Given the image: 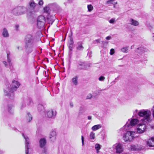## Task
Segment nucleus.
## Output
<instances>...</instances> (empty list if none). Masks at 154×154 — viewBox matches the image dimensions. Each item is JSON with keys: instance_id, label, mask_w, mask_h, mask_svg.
<instances>
[{"instance_id": "7ed1b4c3", "label": "nucleus", "mask_w": 154, "mask_h": 154, "mask_svg": "<svg viewBox=\"0 0 154 154\" xmlns=\"http://www.w3.org/2000/svg\"><path fill=\"white\" fill-rule=\"evenodd\" d=\"M27 11V8L23 6H17L13 8L11 13L16 16L24 14Z\"/></svg>"}, {"instance_id": "79ce46f5", "label": "nucleus", "mask_w": 154, "mask_h": 154, "mask_svg": "<svg viewBox=\"0 0 154 154\" xmlns=\"http://www.w3.org/2000/svg\"><path fill=\"white\" fill-rule=\"evenodd\" d=\"M82 144L83 145L84 143V138L83 136H82Z\"/></svg>"}, {"instance_id": "6ab92c4d", "label": "nucleus", "mask_w": 154, "mask_h": 154, "mask_svg": "<svg viewBox=\"0 0 154 154\" xmlns=\"http://www.w3.org/2000/svg\"><path fill=\"white\" fill-rule=\"evenodd\" d=\"M56 132L54 131H53L50 132L49 138L52 141H54L56 139Z\"/></svg>"}, {"instance_id": "603ef678", "label": "nucleus", "mask_w": 154, "mask_h": 154, "mask_svg": "<svg viewBox=\"0 0 154 154\" xmlns=\"http://www.w3.org/2000/svg\"><path fill=\"white\" fill-rule=\"evenodd\" d=\"M142 48H137V50H142Z\"/></svg>"}, {"instance_id": "c9c22d12", "label": "nucleus", "mask_w": 154, "mask_h": 154, "mask_svg": "<svg viewBox=\"0 0 154 154\" xmlns=\"http://www.w3.org/2000/svg\"><path fill=\"white\" fill-rule=\"evenodd\" d=\"M116 21V19L115 18H113L111 19L109 21V22L110 23H113L115 22Z\"/></svg>"}, {"instance_id": "6e6d98bb", "label": "nucleus", "mask_w": 154, "mask_h": 154, "mask_svg": "<svg viewBox=\"0 0 154 154\" xmlns=\"http://www.w3.org/2000/svg\"><path fill=\"white\" fill-rule=\"evenodd\" d=\"M20 47L19 46H18L17 47V48L19 50V48H20Z\"/></svg>"}, {"instance_id": "c85d7f7f", "label": "nucleus", "mask_w": 154, "mask_h": 154, "mask_svg": "<svg viewBox=\"0 0 154 154\" xmlns=\"http://www.w3.org/2000/svg\"><path fill=\"white\" fill-rule=\"evenodd\" d=\"M7 56L8 58V62L9 63V66H11L12 65V63L11 62V60L10 58V54L8 52H7Z\"/></svg>"}, {"instance_id": "393cba45", "label": "nucleus", "mask_w": 154, "mask_h": 154, "mask_svg": "<svg viewBox=\"0 0 154 154\" xmlns=\"http://www.w3.org/2000/svg\"><path fill=\"white\" fill-rule=\"evenodd\" d=\"M29 5L30 7L34 9L35 7L36 6V4L35 3L33 0H31L29 2Z\"/></svg>"}, {"instance_id": "0eeeda50", "label": "nucleus", "mask_w": 154, "mask_h": 154, "mask_svg": "<svg viewBox=\"0 0 154 154\" xmlns=\"http://www.w3.org/2000/svg\"><path fill=\"white\" fill-rule=\"evenodd\" d=\"M26 51L28 53L31 52L35 49L36 45L34 42H25Z\"/></svg>"}, {"instance_id": "3c124183", "label": "nucleus", "mask_w": 154, "mask_h": 154, "mask_svg": "<svg viewBox=\"0 0 154 154\" xmlns=\"http://www.w3.org/2000/svg\"><path fill=\"white\" fill-rule=\"evenodd\" d=\"M95 42H100V40L99 39H98L94 41Z\"/></svg>"}, {"instance_id": "f8f14e48", "label": "nucleus", "mask_w": 154, "mask_h": 154, "mask_svg": "<svg viewBox=\"0 0 154 154\" xmlns=\"http://www.w3.org/2000/svg\"><path fill=\"white\" fill-rule=\"evenodd\" d=\"M130 149L132 151H140L145 149V148L141 146H139L138 145H132L131 146Z\"/></svg>"}, {"instance_id": "2eb2a0df", "label": "nucleus", "mask_w": 154, "mask_h": 154, "mask_svg": "<svg viewBox=\"0 0 154 154\" xmlns=\"http://www.w3.org/2000/svg\"><path fill=\"white\" fill-rule=\"evenodd\" d=\"M25 42H34L33 37L31 35H27L25 38Z\"/></svg>"}, {"instance_id": "dca6fc26", "label": "nucleus", "mask_w": 154, "mask_h": 154, "mask_svg": "<svg viewBox=\"0 0 154 154\" xmlns=\"http://www.w3.org/2000/svg\"><path fill=\"white\" fill-rule=\"evenodd\" d=\"M47 141L45 138H41L39 141V146L41 148H44L46 146Z\"/></svg>"}, {"instance_id": "423d86ee", "label": "nucleus", "mask_w": 154, "mask_h": 154, "mask_svg": "<svg viewBox=\"0 0 154 154\" xmlns=\"http://www.w3.org/2000/svg\"><path fill=\"white\" fill-rule=\"evenodd\" d=\"M112 148L114 151L117 154H120L122 153L124 150V148L123 144L119 143L114 144Z\"/></svg>"}, {"instance_id": "6e6552de", "label": "nucleus", "mask_w": 154, "mask_h": 154, "mask_svg": "<svg viewBox=\"0 0 154 154\" xmlns=\"http://www.w3.org/2000/svg\"><path fill=\"white\" fill-rule=\"evenodd\" d=\"M139 123V120L137 119H133L128 123H127L125 125L126 129H130L131 127L136 125Z\"/></svg>"}, {"instance_id": "2f4dec72", "label": "nucleus", "mask_w": 154, "mask_h": 154, "mask_svg": "<svg viewBox=\"0 0 154 154\" xmlns=\"http://www.w3.org/2000/svg\"><path fill=\"white\" fill-rule=\"evenodd\" d=\"M38 110L40 111H41L44 109V107L41 104H38Z\"/></svg>"}, {"instance_id": "f3484780", "label": "nucleus", "mask_w": 154, "mask_h": 154, "mask_svg": "<svg viewBox=\"0 0 154 154\" xmlns=\"http://www.w3.org/2000/svg\"><path fill=\"white\" fill-rule=\"evenodd\" d=\"M82 44V43L81 42H79L77 43L76 47V49L77 51H81L83 50L84 47Z\"/></svg>"}, {"instance_id": "9b49d317", "label": "nucleus", "mask_w": 154, "mask_h": 154, "mask_svg": "<svg viewBox=\"0 0 154 154\" xmlns=\"http://www.w3.org/2000/svg\"><path fill=\"white\" fill-rule=\"evenodd\" d=\"M13 106L11 105H8V106H2L1 107V111L3 112L8 111L9 113H13L12 108Z\"/></svg>"}, {"instance_id": "a211bd4d", "label": "nucleus", "mask_w": 154, "mask_h": 154, "mask_svg": "<svg viewBox=\"0 0 154 154\" xmlns=\"http://www.w3.org/2000/svg\"><path fill=\"white\" fill-rule=\"evenodd\" d=\"M147 145L149 147L154 146V137H152L146 142Z\"/></svg>"}, {"instance_id": "b1692460", "label": "nucleus", "mask_w": 154, "mask_h": 154, "mask_svg": "<svg viewBox=\"0 0 154 154\" xmlns=\"http://www.w3.org/2000/svg\"><path fill=\"white\" fill-rule=\"evenodd\" d=\"M102 125L101 124H98L93 126L91 128V129L93 131H96L99 129L100 128L102 127Z\"/></svg>"}, {"instance_id": "052dcab7", "label": "nucleus", "mask_w": 154, "mask_h": 154, "mask_svg": "<svg viewBox=\"0 0 154 154\" xmlns=\"http://www.w3.org/2000/svg\"><path fill=\"white\" fill-rule=\"evenodd\" d=\"M81 113V110H79V113Z\"/></svg>"}, {"instance_id": "f257e3e1", "label": "nucleus", "mask_w": 154, "mask_h": 154, "mask_svg": "<svg viewBox=\"0 0 154 154\" xmlns=\"http://www.w3.org/2000/svg\"><path fill=\"white\" fill-rule=\"evenodd\" d=\"M20 85V84L17 81L12 82L11 86L8 85L4 90V94L6 95L12 99L14 96V92L16 91Z\"/></svg>"}, {"instance_id": "680f3d73", "label": "nucleus", "mask_w": 154, "mask_h": 154, "mask_svg": "<svg viewBox=\"0 0 154 154\" xmlns=\"http://www.w3.org/2000/svg\"><path fill=\"white\" fill-rule=\"evenodd\" d=\"M106 90V89H104L103 90H102H102Z\"/></svg>"}, {"instance_id": "5fc2aeb1", "label": "nucleus", "mask_w": 154, "mask_h": 154, "mask_svg": "<svg viewBox=\"0 0 154 154\" xmlns=\"http://www.w3.org/2000/svg\"><path fill=\"white\" fill-rule=\"evenodd\" d=\"M152 115L153 117H154V110H153L152 112Z\"/></svg>"}, {"instance_id": "bb28decb", "label": "nucleus", "mask_w": 154, "mask_h": 154, "mask_svg": "<svg viewBox=\"0 0 154 154\" xmlns=\"http://www.w3.org/2000/svg\"><path fill=\"white\" fill-rule=\"evenodd\" d=\"M27 120L28 122H29L32 119V116L29 113H27V115L26 116Z\"/></svg>"}, {"instance_id": "13d9d810", "label": "nucleus", "mask_w": 154, "mask_h": 154, "mask_svg": "<svg viewBox=\"0 0 154 154\" xmlns=\"http://www.w3.org/2000/svg\"><path fill=\"white\" fill-rule=\"evenodd\" d=\"M138 111V110L137 109H136L135 110V112H137Z\"/></svg>"}, {"instance_id": "864d4df0", "label": "nucleus", "mask_w": 154, "mask_h": 154, "mask_svg": "<svg viewBox=\"0 0 154 154\" xmlns=\"http://www.w3.org/2000/svg\"><path fill=\"white\" fill-rule=\"evenodd\" d=\"M134 47V45H132L131 46V49H132Z\"/></svg>"}, {"instance_id": "7c9ffc66", "label": "nucleus", "mask_w": 154, "mask_h": 154, "mask_svg": "<svg viewBox=\"0 0 154 154\" xmlns=\"http://www.w3.org/2000/svg\"><path fill=\"white\" fill-rule=\"evenodd\" d=\"M87 7L88 11L89 12L91 11L93 9V7L91 5H88Z\"/></svg>"}, {"instance_id": "a18cd8bd", "label": "nucleus", "mask_w": 154, "mask_h": 154, "mask_svg": "<svg viewBox=\"0 0 154 154\" xmlns=\"http://www.w3.org/2000/svg\"><path fill=\"white\" fill-rule=\"evenodd\" d=\"M3 64L5 65V66H6L7 65V63L5 61H4L3 62Z\"/></svg>"}, {"instance_id": "1a4fd4ad", "label": "nucleus", "mask_w": 154, "mask_h": 154, "mask_svg": "<svg viewBox=\"0 0 154 154\" xmlns=\"http://www.w3.org/2000/svg\"><path fill=\"white\" fill-rule=\"evenodd\" d=\"M148 123H144L142 122V123H139L137 126V132L140 134H141L144 132L146 128V124Z\"/></svg>"}, {"instance_id": "a878e982", "label": "nucleus", "mask_w": 154, "mask_h": 154, "mask_svg": "<svg viewBox=\"0 0 154 154\" xmlns=\"http://www.w3.org/2000/svg\"><path fill=\"white\" fill-rule=\"evenodd\" d=\"M89 138L91 140H94L95 138V133L93 132L90 133L89 136Z\"/></svg>"}, {"instance_id": "a19ab883", "label": "nucleus", "mask_w": 154, "mask_h": 154, "mask_svg": "<svg viewBox=\"0 0 154 154\" xmlns=\"http://www.w3.org/2000/svg\"><path fill=\"white\" fill-rule=\"evenodd\" d=\"M43 4V1L42 0H40L38 2V4L39 5H42Z\"/></svg>"}, {"instance_id": "e433bc0d", "label": "nucleus", "mask_w": 154, "mask_h": 154, "mask_svg": "<svg viewBox=\"0 0 154 154\" xmlns=\"http://www.w3.org/2000/svg\"><path fill=\"white\" fill-rule=\"evenodd\" d=\"M92 95L91 94H88L86 97V99H91L92 97Z\"/></svg>"}, {"instance_id": "39448f33", "label": "nucleus", "mask_w": 154, "mask_h": 154, "mask_svg": "<svg viewBox=\"0 0 154 154\" xmlns=\"http://www.w3.org/2000/svg\"><path fill=\"white\" fill-rule=\"evenodd\" d=\"M46 21L45 17L43 15L39 16L37 18V26L40 29H43Z\"/></svg>"}, {"instance_id": "ddd939ff", "label": "nucleus", "mask_w": 154, "mask_h": 154, "mask_svg": "<svg viewBox=\"0 0 154 154\" xmlns=\"http://www.w3.org/2000/svg\"><path fill=\"white\" fill-rule=\"evenodd\" d=\"M22 136L24 137V138L25 140V147L26 148V154H29V138L27 137L26 136H25L23 134H22Z\"/></svg>"}, {"instance_id": "49530a36", "label": "nucleus", "mask_w": 154, "mask_h": 154, "mask_svg": "<svg viewBox=\"0 0 154 154\" xmlns=\"http://www.w3.org/2000/svg\"><path fill=\"white\" fill-rule=\"evenodd\" d=\"M113 0H109L108 1H106V4H109V2H113Z\"/></svg>"}, {"instance_id": "473e14b6", "label": "nucleus", "mask_w": 154, "mask_h": 154, "mask_svg": "<svg viewBox=\"0 0 154 154\" xmlns=\"http://www.w3.org/2000/svg\"><path fill=\"white\" fill-rule=\"evenodd\" d=\"M44 12L46 13H48L49 11L50 8L49 7L47 6L44 8Z\"/></svg>"}, {"instance_id": "58836bf2", "label": "nucleus", "mask_w": 154, "mask_h": 154, "mask_svg": "<svg viewBox=\"0 0 154 154\" xmlns=\"http://www.w3.org/2000/svg\"><path fill=\"white\" fill-rule=\"evenodd\" d=\"M32 103V100L30 99H29V101L28 102H27V104L28 105H30L31 103Z\"/></svg>"}, {"instance_id": "72a5a7b5", "label": "nucleus", "mask_w": 154, "mask_h": 154, "mask_svg": "<svg viewBox=\"0 0 154 154\" xmlns=\"http://www.w3.org/2000/svg\"><path fill=\"white\" fill-rule=\"evenodd\" d=\"M43 150L42 151L41 154H46L47 152V149L45 147L44 148H42Z\"/></svg>"}, {"instance_id": "20e7f679", "label": "nucleus", "mask_w": 154, "mask_h": 154, "mask_svg": "<svg viewBox=\"0 0 154 154\" xmlns=\"http://www.w3.org/2000/svg\"><path fill=\"white\" fill-rule=\"evenodd\" d=\"M135 132L131 131L126 132L123 135V139L125 142H128L132 141L134 138Z\"/></svg>"}, {"instance_id": "37998d69", "label": "nucleus", "mask_w": 154, "mask_h": 154, "mask_svg": "<svg viewBox=\"0 0 154 154\" xmlns=\"http://www.w3.org/2000/svg\"><path fill=\"white\" fill-rule=\"evenodd\" d=\"M19 27V25L18 24H17L15 26V28L16 30H17Z\"/></svg>"}, {"instance_id": "4be33fe9", "label": "nucleus", "mask_w": 154, "mask_h": 154, "mask_svg": "<svg viewBox=\"0 0 154 154\" xmlns=\"http://www.w3.org/2000/svg\"><path fill=\"white\" fill-rule=\"evenodd\" d=\"M73 43V39L72 38H70V40L68 42V47L70 51H72V50Z\"/></svg>"}, {"instance_id": "de8ad7c7", "label": "nucleus", "mask_w": 154, "mask_h": 154, "mask_svg": "<svg viewBox=\"0 0 154 154\" xmlns=\"http://www.w3.org/2000/svg\"><path fill=\"white\" fill-rule=\"evenodd\" d=\"M70 106L71 107H72L73 106V103H70Z\"/></svg>"}, {"instance_id": "4468645a", "label": "nucleus", "mask_w": 154, "mask_h": 154, "mask_svg": "<svg viewBox=\"0 0 154 154\" xmlns=\"http://www.w3.org/2000/svg\"><path fill=\"white\" fill-rule=\"evenodd\" d=\"M56 115V111L52 109L48 111L47 112V115L49 118H54Z\"/></svg>"}, {"instance_id": "5701e85b", "label": "nucleus", "mask_w": 154, "mask_h": 154, "mask_svg": "<svg viewBox=\"0 0 154 154\" xmlns=\"http://www.w3.org/2000/svg\"><path fill=\"white\" fill-rule=\"evenodd\" d=\"M79 76L77 75L73 77L72 79V83L75 85H76L78 84V79Z\"/></svg>"}, {"instance_id": "aec40b11", "label": "nucleus", "mask_w": 154, "mask_h": 154, "mask_svg": "<svg viewBox=\"0 0 154 154\" xmlns=\"http://www.w3.org/2000/svg\"><path fill=\"white\" fill-rule=\"evenodd\" d=\"M2 35L4 38H8L9 36V34L7 29L4 28L2 31Z\"/></svg>"}, {"instance_id": "cd10ccee", "label": "nucleus", "mask_w": 154, "mask_h": 154, "mask_svg": "<svg viewBox=\"0 0 154 154\" xmlns=\"http://www.w3.org/2000/svg\"><path fill=\"white\" fill-rule=\"evenodd\" d=\"M95 148L97 150V152L98 153L99 152V150L101 148V146L100 144H96L95 145Z\"/></svg>"}, {"instance_id": "0e129e2a", "label": "nucleus", "mask_w": 154, "mask_h": 154, "mask_svg": "<svg viewBox=\"0 0 154 154\" xmlns=\"http://www.w3.org/2000/svg\"><path fill=\"white\" fill-rule=\"evenodd\" d=\"M117 2H116V4H117Z\"/></svg>"}, {"instance_id": "c756f323", "label": "nucleus", "mask_w": 154, "mask_h": 154, "mask_svg": "<svg viewBox=\"0 0 154 154\" xmlns=\"http://www.w3.org/2000/svg\"><path fill=\"white\" fill-rule=\"evenodd\" d=\"M128 47H124L121 49V51L123 52L127 53V51L128 50Z\"/></svg>"}, {"instance_id": "ea45409f", "label": "nucleus", "mask_w": 154, "mask_h": 154, "mask_svg": "<svg viewBox=\"0 0 154 154\" xmlns=\"http://www.w3.org/2000/svg\"><path fill=\"white\" fill-rule=\"evenodd\" d=\"M23 62L25 63H27L28 61V58L27 57L26 58L23 60Z\"/></svg>"}, {"instance_id": "f03ea898", "label": "nucleus", "mask_w": 154, "mask_h": 154, "mask_svg": "<svg viewBox=\"0 0 154 154\" xmlns=\"http://www.w3.org/2000/svg\"><path fill=\"white\" fill-rule=\"evenodd\" d=\"M138 115L140 117H143V118L141 120L143 122L149 123L152 121L151 113L150 110L142 109L140 110Z\"/></svg>"}, {"instance_id": "8fccbe9b", "label": "nucleus", "mask_w": 154, "mask_h": 154, "mask_svg": "<svg viewBox=\"0 0 154 154\" xmlns=\"http://www.w3.org/2000/svg\"><path fill=\"white\" fill-rule=\"evenodd\" d=\"M88 119L89 120H91V119L92 116H88Z\"/></svg>"}, {"instance_id": "f704fd0d", "label": "nucleus", "mask_w": 154, "mask_h": 154, "mask_svg": "<svg viewBox=\"0 0 154 154\" xmlns=\"http://www.w3.org/2000/svg\"><path fill=\"white\" fill-rule=\"evenodd\" d=\"M105 77L104 76H101L99 77L98 80L100 81H103L104 80Z\"/></svg>"}, {"instance_id": "09e8293b", "label": "nucleus", "mask_w": 154, "mask_h": 154, "mask_svg": "<svg viewBox=\"0 0 154 154\" xmlns=\"http://www.w3.org/2000/svg\"><path fill=\"white\" fill-rule=\"evenodd\" d=\"M4 152V151L0 149V154H3Z\"/></svg>"}, {"instance_id": "c03bdc74", "label": "nucleus", "mask_w": 154, "mask_h": 154, "mask_svg": "<svg viewBox=\"0 0 154 154\" xmlns=\"http://www.w3.org/2000/svg\"><path fill=\"white\" fill-rule=\"evenodd\" d=\"M111 37L110 36H109L106 37V39L109 40L111 39Z\"/></svg>"}, {"instance_id": "412c9836", "label": "nucleus", "mask_w": 154, "mask_h": 154, "mask_svg": "<svg viewBox=\"0 0 154 154\" xmlns=\"http://www.w3.org/2000/svg\"><path fill=\"white\" fill-rule=\"evenodd\" d=\"M129 24L134 26H137L139 24V22L137 21L132 18H130L129 19Z\"/></svg>"}, {"instance_id": "9d476101", "label": "nucleus", "mask_w": 154, "mask_h": 154, "mask_svg": "<svg viewBox=\"0 0 154 154\" xmlns=\"http://www.w3.org/2000/svg\"><path fill=\"white\" fill-rule=\"evenodd\" d=\"M90 66V64L85 62H80L78 66V68L80 70H86Z\"/></svg>"}, {"instance_id": "4c0bfd02", "label": "nucleus", "mask_w": 154, "mask_h": 154, "mask_svg": "<svg viewBox=\"0 0 154 154\" xmlns=\"http://www.w3.org/2000/svg\"><path fill=\"white\" fill-rule=\"evenodd\" d=\"M114 52H115V51H114V49H111L110 51V54L111 55H113L114 53Z\"/></svg>"}, {"instance_id": "e2e57ef3", "label": "nucleus", "mask_w": 154, "mask_h": 154, "mask_svg": "<svg viewBox=\"0 0 154 154\" xmlns=\"http://www.w3.org/2000/svg\"><path fill=\"white\" fill-rule=\"evenodd\" d=\"M114 8L115 7V5H114Z\"/></svg>"}, {"instance_id": "4d7b16f0", "label": "nucleus", "mask_w": 154, "mask_h": 154, "mask_svg": "<svg viewBox=\"0 0 154 154\" xmlns=\"http://www.w3.org/2000/svg\"><path fill=\"white\" fill-rule=\"evenodd\" d=\"M154 34V35L153 36V40L154 41V34Z\"/></svg>"}, {"instance_id": "bf43d9fd", "label": "nucleus", "mask_w": 154, "mask_h": 154, "mask_svg": "<svg viewBox=\"0 0 154 154\" xmlns=\"http://www.w3.org/2000/svg\"><path fill=\"white\" fill-rule=\"evenodd\" d=\"M124 154H129V153H124Z\"/></svg>"}]
</instances>
